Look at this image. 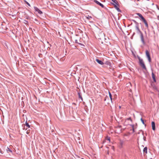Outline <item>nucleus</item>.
<instances>
[{
  "label": "nucleus",
  "mask_w": 159,
  "mask_h": 159,
  "mask_svg": "<svg viewBox=\"0 0 159 159\" xmlns=\"http://www.w3.org/2000/svg\"><path fill=\"white\" fill-rule=\"evenodd\" d=\"M138 59L139 61V64L141 66L142 68L143 69L146 70L147 68L143 60L140 57H138Z\"/></svg>",
  "instance_id": "obj_1"
},
{
  "label": "nucleus",
  "mask_w": 159,
  "mask_h": 159,
  "mask_svg": "<svg viewBox=\"0 0 159 159\" xmlns=\"http://www.w3.org/2000/svg\"><path fill=\"white\" fill-rule=\"evenodd\" d=\"M140 38L141 39V40L142 42V43L143 45L145 44V43L144 41V39L143 37V35L142 33L140 34Z\"/></svg>",
  "instance_id": "obj_2"
},
{
  "label": "nucleus",
  "mask_w": 159,
  "mask_h": 159,
  "mask_svg": "<svg viewBox=\"0 0 159 159\" xmlns=\"http://www.w3.org/2000/svg\"><path fill=\"white\" fill-rule=\"evenodd\" d=\"M136 30H137V33H140V34L142 33V32L140 30L139 27V25L136 26H135Z\"/></svg>",
  "instance_id": "obj_3"
},
{
  "label": "nucleus",
  "mask_w": 159,
  "mask_h": 159,
  "mask_svg": "<svg viewBox=\"0 0 159 159\" xmlns=\"http://www.w3.org/2000/svg\"><path fill=\"white\" fill-rule=\"evenodd\" d=\"M99 39H103L105 37V35L102 32L100 33L99 34Z\"/></svg>",
  "instance_id": "obj_4"
},
{
  "label": "nucleus",
  "mask_w": 159,
  "mask_h": 159,
  "mask_svg": "<svg viewBox=\"0 0 159 159\" xmlns=\"http://www.w3.org/2000/svg\"><path fill=\"white\" fill-rule=\"evenodd\" d=\"M93 1L96 3L97 4L99 5L102 8H104V6L102 3L98 2L96 0H94Z\"/></svg>",
  "instance_id": "obj_5"
},
{
  "label": "nucleus",
  "mask_w": 159,
  "mask_h": 159,
  "mask_svg": "<svg viewBox=\"0 0 159 159\" xmlns=\"http://www.w3.org/2000/svg\"><path fill=\"white\" fill-rule=\"evenodd\" d=\"M34 8L35 11H37L38 13L40 14H42V12L41 11L39 8H38L37 7H34Z\"/></svg>",
  "instance_id": "obj_6"
},
{
  "label": "nucleus",
  "mask_w": 159,
  "mask_h": 159,
  "mask_svg": "<svg viewBox=\"0 0 159 159\" xmlns=\"http://www.w3.org/2000/svg\"><path fill=\"white\" fill-rule=\"evenodd\" d=\"M143 22L144 23V24L145 25V26H146V27L147 28H148V24L147 23V21L145 19V18H144V19H143V20H142Z\"/></svg>",
  "instance_id": "obj_7"
},
{
  "label": "nucleus",
  "mask_w": 159,
  "mask_h": 159,
  "mask_svg": "<svg viewBox=\"0 0 159 159\" xmlns=\"http://www.w3.org/2000/svg\"><path fill=\"white\" fill-rule=\"evenodd\" d=\"M136 14L139 16L141 20L144 18L142 15L140 13H136Z\"/></svg>",
  "instance_id": "obj_8"
},
{
  "label": "nucleus",
  "mask_w": 159,
  "mask_h": 159,
  "mask_svg": "<svg viewBox=\"0 0 159 159\" xmlns=\"http://www.w3.org/2000/svg\"><path fill=\"white\" fill-rule=\"evenodd\" d=\"M152 130H155V123L154 121H152Z\"/></svg>",
  "instance_id": "obj_9"
},
{
  "label": "nucleus",
  "mask_w": 159,
  "mask_h": 159,
  "mask_svg": "<svg viewBox=\"0 0 159 159\" xmlns=\"http://www.w3.org/2000/svg\"><path fill=\"white\" fill-rule=\"evenodd\" d=\"M96 61L100 65H103L104 64V63L103 62H102L101 61L99 60L98 59H96Z\"/></svg>",
  "instance_id": "obj_10"
},
{
  "label": "nucleus",
  "mask_w": 159,
  "mask_h": 159,
  "mask_svg": "<svg viewBox=\"0 0 159 159\" xmlns=\"http://www.w3.org/2000/svg\"><path fill=\"white\" fill-rule=\"evenodd\" d=\"M25 126H26V128H25V127H24V129H26V130L27 129V127L28 128H30V125L28 123H27V122L26 121L25 122Z\"/></svg>",
  "instance_id": "obj_11"
},
{
  "label": "nucleus",
  "mask_w": 159,
  "mask_h": 159,
  "mask_svg": "<svg viewBox=\"0 0 159 159\" xmlns=\"http://www.w3.org/2000/svg\"><path fill=\"white\" fill-rule=\"evenodd\" d=\"M145 52H146V56H147V57H150L149 53L148 50H146V51Z\"/></svg>",
  "instance_id": "obj_12"
},
{
  "label": "nucleus",
  "mask_w": 159,
  "mask_h": 159,
  "mask_svg": "<svg viewBox=\"0 0 159 159\" xmlns=\"http://www.w3.org/2000/svg\"><path fill=\"white\" fill-rule=\"evenodd\" d=\"M117 5L114 4L116 10L119 12H120L121 11L119 8L117 6Z\"/></svg>",
  "instance_id": "obj_13"
},
{
  "label": "nucleus",
  "mask_w": 159,
  "mask_h": 159,
  "mask_svg": "<svg viewBox=\"0 0 159 159\" xmlns=\"http://www.w3.org/2000/svg\"><path fill=\"white\" fill-rule=\"evenodd\" d=\"M109 97H110V98L111 99V103H112V96L111 93H110V92H109Z\"/></svg>",
  "instance_id": "obj_14"
},
{
  "label": "nucleus",
  "mask_w": 159,
  "mask_h": 159,
  "mask_svg": "<svg viewBox=\"0 0 159 159\" xmlns=\"http://www.w3.org/2000/svg\"><path fill=\"white\" fill-rule=\"evenodd\" d=\"M143 152L144 153H147V147H145L143 149Z\"/></svg>",
  "instance_id": "obj_15"
},
{
  "label": "nucleus",
  "mask_w": 159,
  "mask_h": 159,
  "mask_svg": "<svg viewBox=\"0 0 159 159\" xmlns=\"http://www.w3.org/2000/svg\"><path fill=\"white\" fill-rule=\"evenodd\" d=\"M152 78L154 80V81L155 82H156V79H155V75H154L153 73V72L152 73Z\"/></svg>",
  "instance_id": "obj_16"
},
{
  "label": "nucleus",
  "mask_w": 159,
  "mask_h": 159,
  "mask_svg": "<svg viewBox=\"0 0 159 159\" xmlns=\"http://www.w3.org/2000/svg\"><path fill=\"white\" fill-rule=\"evenodd\" d=\"M111 0L114 2V3H113V5L114 6V4L118 5V4H117L118 2L116 0Z\"/></svg>",
  "instance_id": "obj_17"
},
{
  "label": "nucleus",
  "mask_w": 159,
  "mask_h": 159,
  "mask_svg": "<svg viewBox=\"0 0 159 159\" xmlns=\"http://www.w3.org/2000/svg\"><path fill=\"white\" fill-rule=\"evenodd\" d=\"M78 94L79 98H80L81 99V100L82 101H83V98H82V96H81V95L80 94V93H78Z\"/></svg>",
  "instance_id": "obj_18"
},
{
  "label": "nucleus",
  "mask_w": 159,
  "mask_h": 159,
  "mask_svg": "<svg viewBox=\"0 0 159 159\" xmlns=\"http://www.w3.org/2000/svg\"><path fill=\"white\" fill-rule=\"evenodd\" d=\"M132 21L135 23V26H136L139 25V24L138 22H137L135 20H132Z\"/></svg>",
  "instance_id": "obj_19"
},
{
  "label": "nucleus",
  "mask_w": 159,
  "mask_h": 159,
  "mask_svg": "<svg viewBox=\"0 0 159 159\" xmlns=\"http://www.w3.org/2000/svg\"><path fill=\"white\" fill-rule=\"evenodd\" d=\"M131 125V126L132 127L133 133H134L135 132L134 129V125Z\"/></svg>",
  "instance_id": "obj_20"
},
{
  "label": "nucleus",
  "mask_w": 159,
  "mask_h": 159,
  "mask_svg": "<svg viewBox=\"0 0 159 159\" xmlns=\"http://www.w3.org/2000/svg\"><path fill=\"white\" fill-rule=\"evenodd\" d=\"M7 152H12V151L10 149H9L8 148H7Z\"/></svg>",
  "instance_id": "obj_21"
},
{
  "label": "nucleus",
  "mask_w": 159,
  "mask_h": 159,
  "mask_svg": "<svg viewBox=\"0 0 159 159\" xmlns=\"http://www.w3.org/2000/svg\"><path fill=\"white\" fill-rule=\"evenodd\" d=\"M86 18L87 19L90 20L92 18V17L88 15L87 16H86Z\"/></svg>",
  "instance_id": "obj_22"
},
{
  "label": "nucleus",
  "mask_w": 159,
  "mask_h": 159,
  "mask_svg": "<svg viewBox=\"0 0 159 159\" xmlns=\"http://www.w3.org/2000/svg\"><path fill=\"white\" fill-rule=\"evenodd\" d=\"M24 2H25V3L27 4L29 6H30V4L25 0Z\"/></svg>",
  "instance_id": "obj_23"
},
{
  "label": "nucleus",
  "mask_w": 159,
  "mask_h": 159,
  "mask_svg": "<svg viewBox=\"0 0 159 159\" xmlns=\"http://www.w3.org/2000/svg\"><path fill=\"white\" fill-rule=\"evenodd\" d=\"M30 129H28V130L27 131H26V134H29L30 133Z\"/></svg>",
  "instance_id": "obj_24"
},
{
  "label": "nucleus",
  "mask_w": 159,
  "mask_h": 159,
  "mask_svg": "<svg viewBox=\"0 0 159 159\" xmlns=\"http://www.w3.org/2000/svg\"><path fill=\"white\" fill-rule=\"evenodd\" d=\"M148 61L149 62H150L151 61L150 57H148Z\"/></svg>",
  "instance_id": "obj_25"
},
{
  "label": "nucleus",
  "mask_w": 159,
  "mask_h": 159,
  "mask_svg": "<svg viewBox=\"0 0 159 159\" xmlns=\"http://www.w3.org/2000/svg\"><path fill=\"white\" fill-rule=\"evenodd\" d=\"M141 121H142V123L143 124H144V120L142 118H141Z\"/></svg>",
  "instance_id": "obj_26"
},
{
  "label": "nucleus",
  "mask_w": 159,
  "mask_h": 159,
  "mask_svg": "<svg viewBox=\"0 0 159 159\" xmlns=\"http://www.w3.org/2000/svg\"><path fill=\"white\" fill-rule=\"evenodd\" d=\"M24 23L25 24H28V22L27 20H25Z\"/></svg>",
  "instance_id": "obj_27"
},
{
  "label": "nucleus",
  "mask_w": 159,
  "mask_h": 159,
  "mask_svg": "<svg viewBox=\"0 0 159 159\" xmlns=\"http://www.w3.org/2000/svg\"><path fill=\"white\" fill-rule=\"evenodd\" d=\"M106 140H108L109 141H110V138L109 137H107L106 138Z\"/></svg>",
  "instance_id": "obj_28"
},
{
  "label": "nucleus",
  "mask_w": 159,
  "mask_h": 159,
  "mask_svg": "<svg viewBox=\"0 0 159 159\" xmlns=\"http://www.w3.org/2000/svg\"><path fill=\"white\" fill-rule=\"evenodd\" d=\"M128 120H132L131 119V118H129L128 119Z\"/></svg>",
  "instance_id": "obj_29"
},
{
  "label": "nucleus",
  "mask_w": 159,
  "mask_h": 159,
  "mask_svg": "<svg viewBox=\"0 0 159 159\" xmlns=\"http://www.w3.org/2000/svg\"><path fill=\"white\" fill-rule=\"evenodd\" d=\"M120 144L121 145H122L123 144V142H121L120 143Z\"/></svg>",
  "instance_id": "obj_30"
},
{
  "label": "nucleus",
  "mask_w": 159,
  "mask_h": 159,
  "mask_svg": "<svg viewBox=\"0 0 159 159\" xmlns=\"http://www.w3.org/2000/svg\"><path fill=\"white\" fill-rule=\"evenodd\" d=\"M106 97H105L104 98V101H106Z\"/></svg>",
  "instance_id": "obj_31"
},
{
  "label": "nucleus",
  "mask_w": 159,
  "mask_h": 159,
  "mask_svg": "<svg viewBox=\"0 0 159 159\" xmlns=\"http://www.w3.org/2000/svg\"><path fill=\"white\" fill-rule=\"evenodd\" d=\"M75 42L76 43H77V40H75Z\"/></svg>",
  "instance_id": "obj_32"
},
{
  "label": "nucleus",
  "mask_w": 159,
  "mask_h": 159,
  "mask_svg": "<svg viewBox=\"0 0 159 159\" xmlns=\"http://www.w3.org/2000/svg\"><path fill=\"white\" fill-rule=\"evenodd\" d=\"M120 76H121V75H120L119 76V77H120Z\"/></svg>",
  "instance_id": "obj_33"
}]
</instances>
